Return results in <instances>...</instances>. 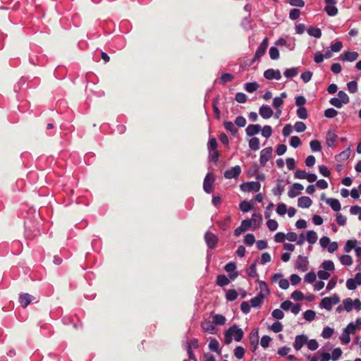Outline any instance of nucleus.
Listing matches in <instances>:
<instances>
[{
  "label": "nucleus",
  "mask_w": 361,
  "mask_h": 361,
  "mask_svg": "<svg viewBox=\"0 0 361 361\" xmlns=\"http://www.w3.org/2000/svg\"><path fill=\"white\" fill-rule=\"evenodd\" d=\"M244 332L242 329L234 324L225 331L224 343L226 345L230 344L232 342L233 337L235 341L239 342L242 340Z\"/></svg>",
  "instance_id": "1"
},
{
  "label": "nucleus",
  "mask_w": 361,
  "mask_h": 361,
  "mask_svg": "<svg viewBox=\"0 0 361 361\" xmlns=\"http://www.w3.org/2000/svg\"><path fill=\"white\" fill-rule=\"evenodd\" d=\"M340 302V298L338 295L334 294L330 297L324 298L321 302L320 307L330 311L333 305H336Z\"/></svg>",
  "instance_id": "2"
},
{
  "label": "nucleus",
  "mask_w": 361,
  "mask_h": 361,
  "mask_svg": "<svg viewBox=\"0 0 361 361\" xmlns=\"http://www.w3.org/2000/svg\"><path fill=\"white\" fill-rule=\"evenodd\" d=\"M240 188L244 192H258L260 190L261 184L257 181H251L242 183Z\"/></svg>",
  "instance_id": "3"
},
{
  "label": "nucleus",
  "mask_w": 361,
  "mask_h": 361,
  "mask_svg": "<svg viewBox=\"0 0 361 361\" xmlns=\"http://www.w3.org/2000/svg\"><path fill=\"white\" fill-rule=\"evenodd\" d=\"M215 178L214 176L212 173H208L204 180L203 188L207 193H211L213 190V185Z\"/></svg>",
  "instance_id": "4"
},
{
  "label": "nucleus",
  "mask_w": 361,
  "mask_h": 361,
  "mask_svg": "<svg viewBox=\"0 0 361 361\" xmlns=\"http://www.w3.org/2000/svg\"><path fill=\"white\" fill-rule=\"evenodd\" d=\"M326 6L324 11L329 16H335L338 13V8L335 6L337 0H324Z\"/></svg>",
  "instance_id": "5"
},
{
  "label": "nucleus",
  "mask_w": 361,
  "mask_h": 361,
  "mask_svg": "<svg viewBox=\"0 0 361 361\" xmlns=\"http://www.w3.org/2000/svg\"><path fill=\"white\" fill-rule=\"evenodd\" d=\"M204 240L207 243V245L210 249L214 248L218 243L217 236L209 231L205 233Z\"/></svg>",
  "instance_id": "6"
},
{
  "label": "nucleus",
  "mask_w": 361,
  "mask_h": 361,
  "mask_svg": "<svg viewBox=\"0 0 361 361\" xmlns=\"http://www.w3.org/2000/svg\"><path fill=\"white\" fill-rule=\"evenodd\" d=\"M272 154V147H269L263 149L260 153V164L264 166L271 159Z\"/></svg>",
  "instance_id": "7"
},
{
  "label": "nucleus",
  "mask_w": 361,
  "mask_h": 361,
  "mask_svg": "<svg viewBox=\"0 0 361 361\" xmlns=\"http://www.w3.org/2000/svg\"><path fill=\"white\" fill-rule=\"evenodd\" d=\"M308 263L306 257L299 255L295 262V268L301 271H306L308 269Z\"/></svg>",
  "instance_id": "8"
},
{
  "label": "nucleus",
  "mask_w": 361,
  "mask_h": 361,
  "mask_svg": "<svg viewBox=\"0 0 361 361\" xmlns=\"http://www.w3.org/2000/svg\"><path fill=\"white\" fill-rule=\"evenodd\" d=\"M241 173L240 166H235L224 172V177L227 179L237 178Z\"/></svg>",
  "instance_id": "9"
},
{
  "label": "nucleus",
  "mask_w": 361,
  "mask_h": 361,
  "mask_svg": "<svg viewBox=\"0 0 361 361\" xmlns=\"http://www.w3.org/2000/svg\"><path fill=\"white\" fill-rule=\"evenodd\" d=\"M303 189L304 187L302 184L299 183H295L289 189L288 192V195L290 198H294L296 196H298Z\"/></svg>",
  "instance_id": "10"
},
{
  "label": "nucleus",
  "mask_w": 361,
  "mask_h": 361,
  "mask_svg": "<svg viewBox=\"0 0 361 361\" xmlns=\"http://www.w3.org/2000/svg\"><path fill=\"white\" fill-rule=\"evenodd\" d=\"M252 225V220L245 219L242 221L241 224L239 227L235 229L234 235L239 236L242 233L246 231Z\"/></svg>",
  "instance_id": "11"
},
{
  "label": "nucleus",
  "mask_w": 361,
  "mask_h": 361,
  "mask_svg": "<svg viewBox=\"0 0 361 361\" xmlns=\"http://www.w3.org/2000/svg\"><path fill=\"white\" fill-rule=\"evenodd\" d=\"M264 76L268 80H280L281 78V72L279 70H274L272 68L267 69L264 73Z\"/></svg>",
  "instance_id": "12"
},
{
  "label": "nucleus",
  "mask_w": 361,
  "mask_h": 361,
  "mask_svg": "<svg viewBox=\"0 0 361 361\" xmlns=\"http://www.w3.org/2000/svg\"><path fill=\"white\" fill-rule=\"evenodd\" d=\"M359 54L356 51H345L343 54L341 55L340 59L343 61H350L353 62L357 60Z\"/></svg>",
  "instance_id": "13"
},
{
  "label": "nucleus",
  "mask_w": 361,
  "mask_h": 361,
  "mask_svg": "<svg viewBox=\"0 0 361 361\" xmlns=\"http://www.w3.org/2000/svg\"><path fill=\"white\" fill-rule=\"evenodd\" d=\"M307 336L305 335L297 336L293 344L294 348L297 350H300L305 344H307Z\"/></svg>",
  "instance_id": "14"
},
{
  "label": "nucleus",
  "mask_w": 361,
  "mask_h": 361,
  "mask_svg": "<svg viewBox=\"0 0 361 361\" xmlns=\"http://www.w3.org/2000/svg\"><path fill=\"white\" fill-rule=\"evenodd\" d=\"M259 115L264 119H268L271 118L274 111L271 108L267 105H262L259 110Z\"/></svg>",
  "instance_id": "15"
},
{
  "label": "nucleus",
  "mask_w": 361,
  "mask_h": 361,
  "mask_svg": "<svg viewBox=\"0 0 361 361\" xmlns=\"http://www.w3.org/2000/svg\"><path fill=\"white\" fill-rule=\"evenodd\" d=\"M34 299L35 297L32 295L23 293L19 296V302L23 307L25 308Z\"/></svg>",
  "instance_id": "16"
},
{
  "label": "nucleus",
  "mask_w": 361,
  "mask_h": 361,
  "mask_svg": "<svg viewBox=\"0 0 361 361\" xmlns=\"http://www.w3.org/2000/svg\"><path fill=\"white\" fill-rule=\"evenodd\" d=\"M259 336L258 330L254 329L250 334V343L253 346L252 351L255 352L258 347Z\"/></svg>",
  "instance_id": "17"
},
{
  "label": "nucleus",
  "mask_w": 361,
  "mask_h": 361,
  "mask_svg": "<svg viewBox=\"0 0 361 361\" xmlns=\"http://www.w3.org/2000/svg\"><path fill=\"white\" fill-rule=\"evenodd\" d=\"M260 130L261 126L259 124H250L245 130L246 134L249 137H252L258 134Z\"/></svg>",
  "instance_id": "18"
},
{
  "label": "nucleus",
  "mask_w": 361,
  "mask_h": 361,
  "mask_svg": "<svg viewBox=\"0 0 361 361\" xmlns=\"http://www.w3.org/2000/svg\"><path fill=\"white\" fill-rule=\"evenodd\" d=\"M265 298V293H259L256 297L250 300L251 306L252 307H259L262 305Z\"/></svg>",
  "instance_id": "19"
},
{
  "label": "nucleus",
  "mask_w": 361,
  "mask_h": 361,
  "mask_svg": "<svg viewBox=\"0 0 361 361\" xmlns=\"http://www.w3.org/2000/svg\"><path fill=\"white\" fill-rule=\"evenodd\" d=\"M312 203V200L307 196L299 197L298 200V206L300 208H309Z\"/></svg>",
  "instance_id": "20"
},
{
  "label": "nucleus",
  "mask_w": 361,
  "mask_h": 361,
  "mask_svg": "<svg viewBox=\"0 0 361 361\" xmlns=\"http://www.w3.org/2000/svg\"><path fill=\"white\" fill-rule=\"evenodd\" d=\"M326 202L329 204L331 209L335 212H338L341 210V206L340 202L335 198H328L326 199Z\"/></svg>",
  "instance_id": "21"
},
{
  "label": "nucleus",
  "mask_w": 361,
  "mask_h": 361,
  "mask_svg": "<svg viewBox=\"0 0 361 361\" xmlns=\"http://www.w3.org/2000/svg\"><path fill=\"white\" fill-rule=\"evenodd\" d=\"M338 136L337 135L331 131H329L326 134V144L329 147H333L334 146V143L337 139Z\"/></svg>",
  "instance_id": "22"
},
{
  "label": "nucleus",
  "mask_w": 361,
  "mask_h": 361,
  "mask_svg": "<svg viewBox=\"0 0 361 361\" xmlns=\"http://www.w3.org/2000/svg\"><path fill=\"white\" fill-rule=\"evenodd\" d=\"M257 259H255V262L247 269L246 273L250 277L255 278L258 276L257 272Z\"/></svg>",
  "instance_id": "23"
},
{
  "label": "nucleus",
  "mask_w": 361,
  "mask_h": 361,
  "mask_svg": "<svg viewBox=\"0 0 361 361\" xmlns=\"http://www.w3.org/2000/svg\"><path fill=\"white\" fill-rule=\"evenodd\" d=\"M230 283L229 279L226 277V276L221 274L219 275L216 277V284L220 287H224L225 286L228 285Z\"/></svg>",
  "instance_id": "24"
},
{
  "label": "nucleus",
  "mask_w": 361,
  "mask_h": 361,
  "mask_svg": "<svg viewBox=\"0 0 361 361\" xmlns=\"http://www.w3.org/2000/svg\"><path fill=\"white\" fill-rule=\"evenodd\" d=\"M209 348L210 350L220 354L219 344L216 338H212L209 343Z\"/></svg>",
  "instance_id": "25"
},
{
  "label": "nucleus",
  "mask_w": 361,
  "mask_h": 361,
  "mask_svg": "<svg viewBox=\"0 0 361 361\" xmlns=\"http://www.w3.org/2000/svg\"><path fill=\"white\" fill-rule=\"evenodd\" d=\"M224 126L227 130L230 131L231 133V134L233 135H235L238 132V128L235 126V124L233 123H232L231 121L224 122Z\"/></svg>",
  "instance_id": "26"
},
{
  "label": "nucleus",
  "mask_w": 361,
  "mask_h": 361,
  "mask_svg": "<svg viewBox=\"0 0 361 361\" xmlns=\"http://www.w3.org/2000/svg\"><path fill=\"white\" fill-rule=\"evenodd\" d=\"M282 180L280 179L277 180L276 187L273 188L272 192L274 195L280 196L284 190V187L281 184Z\"/></svg>",
  "instance_id": "27"
},
{
  "label": "nucleus",
  "mask_w": 361,
  "mask_h": 361,
  "mask_svg": "<svg viewBox=\"0 0 361 361\" xmlns=\"http://www.w3.org/2000/svg\"><path fill=\"white\" fill-rule=\"evenodd\" d=\"M309 35L314 37L316 38H320L322 36V31L318 27H310L307 30Z\"/></svg>",
  "instance_id": "28"
},
{
  "label": "nucleus",
  "mask_w": 361,
  "mask_h": 361,
  "mask_svg": "<svg viewBox=\"0 0 361 361\" xmlns=\"http://www.w3.org/2000/svg\"><path fill=\"white\" fill-rule=\"evenodd\" d=\"M258 87H259V85L256 82H247L244 85L245 90L250 93H252V92L256 91L258 89Z\"/></svg>",
  "instance_id": "29"
},
{
  "label": "nucleus",
  "mask_w": 361,
  "mask_h": 361,
  "mask_svg": "<svg viewBox=\"0 0 361 361\" xmlns=\"http://www.w3.org/2000/svg\"><path fill=\"white\" fill-rule=\"evenodd\" d=\"M357 242L356 240H347L345 246L344 251L345 252H350L353 249H355Z\"/></svg>",
  "instance_id": "30"
},
{
  "label": "nucleus",
  "mask_w": 361,
  "mask_h": 361,
  "mask_svg": "<svg viewBox=\"0 0 361 361\" xmlns=\"http://www.w3.org/2000/svg\"><path fill=\"white\" fill-rule=\"evenodd\" d=\"M249 147L252 150H258L259 148V140L258 137H254L249 140Z\"/></svg>",
  "instance_id": "31"
},
{
  "label": "nucleus",
  "mask_w": 361,
  "mask_h": 361,
  "mask_svg": "<svg viewBox=\"0 0 361 361\" xmlns=\"http://www.w3.org/2000/svg\"><path fill=\"white\" fill-rule=\"evenodd\" d=\"M307 240L310 244H314L317 240V234L313 231H309L307 232Z\"/></svg>",
  "instance_id": "32"
},
{
  "label": "nucleus",
  "mask_w": 361,
  "mask_h": 361,
  "mask_svg": "<svg viewBox=\"0 0 361 361\" xmlns=\"http://www.w3.org/2000/svg\"><path fill=\"white\" fill-rule=\"evenodd\" d=\"M213 323L216 325H224L226 323V317L222 314H215L213 317Z\"/></svg>",
  "instance_id": "33"
},
{
  "label": "nucleus",
  "mask_w": 361,
  "mask_h": 361,
  "mask_svg": "<svg viewBox=\"0 0 361 361\" xmlns=\"http://www.w3.org/2000/svg\"><path fill=\"white\" fill-rule=\"evenodd\" d=\"M239 207L240 209L243 212H247L250 210H251L253 207L252 204L250 202H247L245 200L241 202L240 203Z\"/></svg>",
  "instance_id": "34"
},
{
  "label": "nucleus",
  "mask_w": 361,
  "mask_h": 361,
  "mask_svg": "<svg viewBox=\"0 0 361 361\" xmlns=\"http://www.w3.org/2000/svg\"><path fill=\"white\" fill-rule=\"evenodd\" d=\"M298 73V68H291L286 69L283 74L285 77L290 78L296 76Z\"/></svg>",
  "instance_id": "35"
},
{
  "label": "nucleus",
  "mask_w": 361,
  "mask_h": 361,
  "mask_svg": "<svg viewBox=\"0 0 361 361\" xmlns=\"http://www.w3.org/2000/svg\"><path fill=\"white\" fill-rule=\"evenodd\" d=\"M238 297V293L235 289H230L226 295V298L228 301H234Z\"/></svg>",
  "instance_id": "36"
},
{
  "label": "nucleus",
  "mask_w": 361,
  "mask_h": 361,
  "mask_svg": "<svg viewBox=\"0 0 361 361\" xmlns=\"http://www.w3.org/2000/svg\"><path fill=\"white\" fill-rule=\"evenodd\" d=\"M338 98L341 101L343 104H347L350 102L348 95L344 91H339L338 93Z\"/></svg>",
  "instance_id": "37"
},
{
  "label": "nucleus",
  "mask_w": 361,
  "mask_h": 361,
  "mask_svg": "<svg viewBox=\"0 0 361 361\" xmlns=\"http://www.w3.org/2000/svg\"><path fill=\"white\" fill-rule=\"evenodd\" d=\"M341 262L343 265L350 266L353 264V258L351 256L348 255H343L340 258Z\"/></svg>",
  "instance_id": "38"
},
{
  "label": "nucleus",
  "mask_w": 361,
  "mask_h": 361,
  "mask_svg": "<svg viewBox=\"0 0 361 361\" xmlns=\"http://www.w3.org/2000/svg\"><path fill=\"white\" fill-rule=\"evenodd\" d=\"M338 115V111L334 108H329L324 111V116L328 118H333Z\"/></svg>",
  "instance_id": "39"
},
{
  "label": "nucleus",
  "mask_w": 361,
  "mask_h": 361,
  "mask_svg": "<svg viewBox=\"0 0 361 361\" xmlns=\"http://www.w3.org/2000/svg\"><path fill=\"white\" fill-rule=\"evenodd\" d=\"M303 316L307 321L311 322L314 319L316 314L314 311L308 310L304 312Z\"/></svg>",
  "instance_id": "40"
},
{
  "label": "nucleus",
  "mask_w": 361,
  "mask_h": 361,
  "mask_svg": "<svg viewBox=\"0 0 361 361\" xmlns=\"http://www.w3.org/2000/svg\"><path fill=\"white\" fill-rule=\"evenodd\" d=\"M297 116L301 119H306L308 117L307 111L305 107H299L297 110Z\"/></svg>",
  "instance_id": "41"
},
{
  "label": "nucleus",
  "mask_w": 361,
  "mask_h": 361,
  "mask_svg": "<svg viewBox=\"0 0 361 361\" xmlns=\"http://www.w3.org/2000/svg\"><path fill=\"white\" fill-rule=\"evenodd\" d=\"M310 146L313 152H319L322 149V145L319 141L318 140H312L310 142Z\"/></svg>",
  "instance_id": "42"
},
{
  "label": "nucleus",
  "mask_w": 361,
  "mask_h": 361,
  "mask_svg": "<svg viewBox=\"0 0 361 361\" xmlns=\"http://www.w3.org/2000/svg\"><path fill=\"white\" fill-rule=\"evenodd\" d=\"M322 266L326 271H334L335 269L334 264L331 260H325Z\"/></svg>",
  "instance_id": "43"
},
{
  "label": "nucleus",
  "mask_w": 361,
  "mask_h": 361,
  "mask_svg": "<svg viewBox=\"0 0 361 361\" xmlns=\"http://www.w3.org/2000/svg\"><path fill=\"white\" fill-rule=\"evenodd\" d=\"M334 334V329L331 327L326 326L324 328L322 336L324 338H329Z\"/></svg>",
  "instance_id": "44"
},
{
  "label": "nucleus",
  "mask_w": 361,
  "mask_h": 361,
  "mask_svg": "<svg viewBox=\"0 0 361 361\" xmlns=\"http://www.w3.org/2000/svg\"><path fill=\"white\" fill-rule=\"evenodd\" d=\"M234 355L238 359H242L245 355V349L242 346H237L234 350Z\"/></svg>",
  "instance_id": "45"
},
{
  "label": "nucleus",
  "mask_w": 361,
  "mask_h": 361,
  "mask_svg": "<svg viewBox=\"0 0 361 361\" xmlns=\"http://www.w3.org/2000/svg\"><path fill=\"white\" fill-rule=\"evenodd\" d=\"M269 56L270 58L273 60H276L279 57V49L275 47H271L269 49Z\"/></svg>",
  "instance_id": "46"
},
{
  "label": "nucleus",
  "mask_w": 361,
  "mask_h": 361,
  "mask_svg": "<svg viewBox=\"0 0 361 361\" xmlns=\"http://www.w3.org/2000/svg\"><path fill=\"white\" fill-rule=\"evenodd\" d=\"M272 134V128L270 126H264L262 130V135L269 138Z\"/></svg>",
  "instance_id": "47"
},
{
  "label": "nucleus",
  "mask_w": 361,
  "mask_h": 361,
  "mask_svg": "<svg viewBox=\"0 0 361 361\" xmlns=\"http://www.w3.org/2000/svg\"><path fill=\"white\" fill-rule=\"evenodd\" d=\"M344 309L347 312H350L353 310V300L350 298H348L343 301Z\"/></svg>",
  "instance_id": "48"
},
{
  "label": "nucleus",
  "mask_w": 361,
  "mask_h": 361,
  "mask_svg": "<svg viewBox=\"0 0 361 361\" xmlns=\"http://www.w3.org/2000/svg\"><path fill=\"white\" fill-rule=\"evenodd\" d=\"M294 128L298 133H302L306 130V125L302 121H297L294 125Z\"/></svg>",
  "instance_id": "49"
},
{
  "label": "nucleus",
  "mask_w": 361,
  "mask_h": 361,
  "mask_svg": "<svg viewBox=\"0 0 361 361\" xmlns=\"http://www.w3.org/2000/svg\"><path fill=\"white\" fill-rule=\"evenodd\" d=\"M244 242L246 245L250 246L252 245L255 242V235L252 233H248L245 236Z\"/></svg>",
  "instance_id": "50"
},
{
  "label": "nucleus",
  "mask_w": 361,
  "mask_h": 361,
  "mask_svg": "<svg viewBox=\"0 0 361 361\" xmlns=\"http://www.w3.org/2000/svg\"><path fill=\"white\" fill-rule=\"evenodd\" d=\"M266 50L267 49L259 45L255 52L254 60H259L266 53Z\"/></svg>",
  "instance_id": "51"
},
{
  "label": "nucleus",
  "mask_w": 361,
  "mask_h": 361,
  "mask_svg": "<svg viewBox=\"0 0 361 361\" xmlns=\"http://www.w3.org/2000/svg\"><path fill=\"white\" fill-rule=\"evenodd\" d=\"M218 143L215 137H212L209 140L208 149L209 151L217 150Z\"/></svg>",
  "instance_id": "52"
},
{
  "label": "nucleus",
  "mask_w": 361,
  "mask_h": 361,
  "mask_svg": "<svg viewBox=\"0 0 361 361\" xmlns=\"http://www.w3.org/2000/svg\"><path fill=\"white\" fill-rule=\"evenodd\" d=\"M291 298L295 301H301L304 299V295L300 290H295L292 293Z\"/></svg>",
  "instance_id": "53"
},
{
  "label": "nucleus",
  "mask_w": 361,
  "mask_h": 361,
  "mask_svg": "<svg viewBox=\"0 0 361 361\" xmlns=\"http://www.w3.org/2000/svg\"><path fill=\"white\" fill-rule=\"evenodd\" d=\"M290 145L294 148L298 147L301 145V140L298 136H293L290 140Z\"/></svg>",
  "instance_id": "54"
},
{
  "label": "nucleus",
  "mask_w": 361,
  "mask_h": 361,
  "mask_svg": "<svg viewBox=\"0 0 361 361\" xmlns=\"http://www.w3.org/2000/svg\"><path fill=\"white\" fill-rule=\"evenodd\" d=\"M342 353V350L340 348H336L333 350L331 358L333 361H336L341 356Z\"/></svg>",
  "instance_id": "55"
},
{
  "label": "nucleus",
  "mask_w": 361,
  "mask_h": 361,
  "mask_svg": "<svg viewBox=\"0 0 361 361\" xmlns=\"http://www.w3.org/2000/svg\"><path fill=\"white\" fill-rule=\"evenodd\" d=\"M312 77V73L310 71H307L305 72H303L300 78L303 80L304 82L307 83L310 81L311 78Z\"/></svg>",
  "instance_id": "56"
},
{
  "label": "nucleus",
  "mask_w": 361,
  "mask_h": 361,
  "mask_svg": "<svg viewBox=\"0 0 361 361\" xmlns=\"http://www.w3.org/2000/svg\"><path fill=\"white\" fill-rule=\"evenodd\" d=\"M341 341L343 344H348L350 341V334L343 330L341 336L340 337Z\"/></svg>",
  "instance_id": "57"
},
{
  "label": "nucleus",
  "mask_w": 361,
  "mask_h": 361,
  "mask_svg": "<svg viewBox=\"0 0 361 361\" xmlns=\"http://www.w3.org/2000/svg\"><path fill=\"white\" fill-rule=\"evenodd\" d=\"M202 327L206 331L211 334H214L215 331V326L211 324L209 322H207L205 324H202Z\"/></svg>",
  "instance_id": "58"
},
{
  "label": "nucleus",
  "mask_w": 361,
  "mask_h": 361,
  "mask_svg": "<svg viewBox=\"0 0 361 361\" xmlns=\"http://www.w3.org/2000/svg\"><path fill=\"white\" fill-rule=\"evenodd\" d=\"M271 315L274 318L276 319H282L284 317V313L280 309H275L272 313Z\"/></svg>",
  "instance_id": "59"
},
{
  "label": "nucleus",
  "mask_w": 361,
  "mask_h": 361,
  "mask_svg": "<svg viewBox=\"0 0 361 361\" xmlns=\"http://www.w3.org/2000/svg\"><path fill=\"white\" fill-rule=\"evenodd\" d=\"M267 227L269 228V229L271 231H274L278 228V223L276 220H274V219H269L267 221Z\"/></svg>",
  "instance_id": "60"
},
{
  "label": "nucleus",
  "mask_w": 361,
  "mask_h": 361,
  "mask_svg": "<svg viewBox=\"0 0 361 361\" xmlns=\"http://www.w3.org/2000/svg\"><path fill=\"white\" fill-rule=\"evenodd\" d=\"M347 86H348V89L349 92L351 93H355L357 90V83L355 80L349 82L347 84Z\"/></svg>",
  "instance_id": "61"
},
{
  "label": "nucleus",
  "mask_w": 361,
  "mask_h": 361,
  "mask_svg": "<svg viewBox=\"0 0 361 361\" xmlns=\"http://www.w3.org/2000/svg\"><path fill=\"white\" fill-rule=\"evenodd\" d=\"M307 348L310 350H315L319 347V344H318L317 341L314 339H311L310 341L307 340Z\"/></svg>",
  "instance_id": "62"
},
{
  "label": "nucleus",
  "mask_w": 361,
  "mask_h": 361,
  "mask_svg": "<svg viewBox=\"0 0 361 361\" xmlns=\"http://www.w3.org/2000/svg\"><path fill=\"white\" fill-rule=\"evenodd\" d=\"M246 123V119L243 116H238L235 120V124L240 128L245 127Z\"/></svg>",
  "instance_id": "63"
},
{
  "label": "nucleus",
  "mask_w": 361,
  "mask_h": 361,
  "mask_svg": "<svg viewBox=\"0 0 361 361\" xmlns=\"http://www.w3.org/2000/svg\"><path fill=\"white\" fill-rule=\"evenodd\" d=\"M271 329L275 333H279L283 330V325L279 322H275L271 325Z\"/></svg>",
  "instance_id": "64"
}]
</instances>
